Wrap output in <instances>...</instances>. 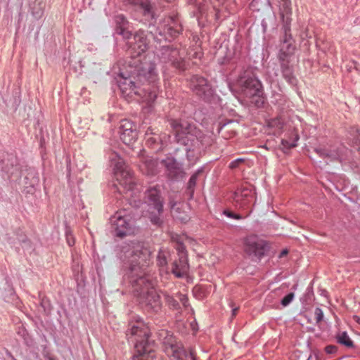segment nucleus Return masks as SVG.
Segmentation results:
<instances>
[{"mask_svg":"<svg viewBox=\"0 0 360 360\" xmlns=\"http://www.w3.org/2000/svg\"><path fill=\"white\" fill-rule=\"evenodd\" d=\"M245 162V159L243 158H238L233 161H232L229 164V168L231 169H237L240 167V165Z\"/></svg>","mask_w":360,"mask_h":360,"instance_id":"41","label":"nucleus"},{"mask_svg":"<svg viewBox=\"0 0 360 360\" xmlns=\"http://www.w3.org/2000/svg\"><path fill=\"white\" fill-rule=\"evenodd\" d=\"M294 293L293 292H290L288 293L287 295H285L282 300H281V304L283 306V307H286L288 306L293 300L294 298Z\"/></svg>","mask_w":360,"mask_h":360,"instance_id":"39","label":"nucleus"},{"mask_svg":"<svg viewBox=\"0 0 360 360\" xmlns=\"http://www.w3.org/2000/svg\"><path fill=\"white\" fill-rule=\"evenodd\" d=\"M337 342L348 348L354 347L353 341L350 339L347 332L344 331L336 335Z\"/></svg>","mask_w":360,"mask_h":360,"instance_id":"29","label":"nucleus"},{"mask_svg":"<svg viewBox=\"0 0 360 360\" xmlns=\"http://www.w3.org/2000/svg\"><path fill=\"white\" fill-rule=\"evenodd\" d=\"M73 268H74L73 269L75 271L79 272L80 271V268H79V266L78 264L77 265H74Z\"/></svg>","mask_w":360,"mask_h":360,"instance_id":"56","label":"nucleus"},{"mask_svg":"<svg viewBox=\"0 0 360 360\" xmlns=\"http://www.w3.org/2000/svg\"><path fill=\"white\" fill-rule=\"evenodd\" d=\"M288 253V251L287 250H283L280 253L279 257H282L286 255Z\"/></svg>","mask_w":360,"mask_h":360,"instance_id":"53","label":"nucleus"},{"mask_svg":"<svg viewBox=\"0 0 360 360\" xmlns=\"http://www.w3.org/2000/svg\"><path fill=\"white\" fill-rule=\"evenodd\" d=\"M295 41L292 35L281 37V49L278 54L281 72L287 82L292 85L297 84V79L294 75L293 66L290 65L291 58L295 50Z\"/></svg>","mask_w":360,"mask_h":360,"instance_id":"5","label":"nucleus"},{"mask_svg":"<svg viewBox=\"0 0 360 360\" xmlns=\"http://www.w3.org/2000/svg\"><path fill=\"white\" fill-rule=\"evenodd\" d=\"M238 311V307L233 308L232 309V317L235 316Z\"/></svg>","mask_w":360,"mask_h":360,"instance_id":"54","label":"nucleus"},{"mask_svg":"<svg viewBox=\"0 0 360 360\" xmlns=\"http://www.w3.org/2000/svg\"><path fill=\"white\" fill-rule=\"evenodd\" d=\"M66 239L69 246H72L75 244V239L71 233H66Z\"/></svg>","mask_w":360,"mask_h":360,"instance_id":"47","label":"nucleus"},{"mask_svg":"<svg viewBox=\"0 0 360 360\" xmlns=\"http://www.w3.org/2000/svg\"><path fill=\"white\" fill-rule=\"evenodd\" d=\"M148 218L150 221L154 226L157 227H160L163 224V220L162 219V214L163 211H159V210H150L148 209Z\"/></svg>","mask_w":360,"mask_h":360,"instance_id":"26","label":"nucleus"},{"mask_svg":"<svg viewBox=\"0 0 360 360\" xmlns=\"http://www.w3.org/2000/svg\"><path fill=\"white\" fill-rule=\"evenodd\" d=\"M300 37L303 45L308 48L310 45L309 39L312 37L311 33L309 32L308 28H305L300 34Z\"/></svg>","mask_w":360,"mask_h":360,"instance_id":"34","label":"nucleus"},{"mask_svg":"<svg viewBox=\"0 0 360 360\" xmlns=\"http://www.w3.org/2000/svg\"><path fill=\"white\" fill-rule=\"evenodd\" d=\"M244 250L252 259L255 258L259 259L265 254L266 244L257 236H249L245 239Z\"/></svg>","mask_w":360,"mask_h":360,"instance_id":"14","label":"nucleus"},{"mask_svg":"<svg viewBox=\"0 0 360 360\" xmlns=\"http://www.w3.org/2000/svg\"><path fill=\"white\" fill-rule=\"evenodd\" d=\"M233 120H229L226 123H224L222 125H221V124L219 123V125H220V127L219 129V131H221L224 128H225L229 124H231L233 123Z\"/></svg>","mask_w":360,"mask_h":360,"instance_id":"52","label":"nucleus"},{"mask_svg":"<svg viewBox=\"0 0 360 360\" xmlns=\"http://www.w3.org/2000/svg\"><path fill=\"white\" fill-rule=\"evenodd\" d=\"M251 212H252V210H250L248 214L245 217H243L242 215L238 214L233 213V212L229 211V210H224V214L229 218H232L234 219H241L247 217L251 213Z\"/></svg>","mask_w":360,"mask_h":360,"instance_id":"38","label":"nucleus"},{"mask_svg":"<svg viewBox=\"0 0 360 360\" xmlns=\"http://www.w3.org/2000/svg\"><path fill=\"white\" fill-rule=\"evenodd\" d=\"M120 139L126 145L132 144L137 139L138 132L136 128L124 131H119Z\"/></svg>","mask_w":360,"mask_h":360,"instance_id":"25","label":"nucleus"},{"mask_svg":"<svg viewBox=\"0 0 360 360\" xmlns=\"http://www.w3.org/2000/svg\"><path fill=\"white\" fill-rule=\"evenodd\" d=\"M118 158L115 162V174L116 179L119 183L120 187L117 190L120 193L133 191L136 186L135 179L128 165L125 164L124 160L116 155Z\"/></svg>","mask_w":360,"mask_h":360,"instance_id":"8","label":"nucleus"},{"mask_svg":"<svg viewBox=\"0 0 360 360\" xmlns=\"http://www.w3.org/2000/svg\"><path fill=\"white\" fill-rule=\"evenodd\" d=\"M217 1H219V3H223L225 0H217Z\"/></svg>","mask_w":360,"mask_h":360,"instance_id":"59","label":"nucleus"},{"mask_svg":"<svg viewBox=\"0 0 360 360\" xmlns=\"http://www.w3.org/2000/svg\"><path fill=\"white\" fill-rule=\"evenodd\" d=\"M133 128H136V124H134L130 120H123L121 121L120 126L119 127V131L132 129Z\"/></svg>","mask_w":360,"mask_h":360,"instance_id":"36","label":"nucleus"},{"mask_svg":"<svg viewBox=\"0 0 360 360\" xmlns=\"http://www.w3.org/2000/svg\"><path fill=\"white\" fill-rule=\"evenodd\" d=\"M169 255V252L160 249L157 256V264L162 268L166 267L167 265V257Z\"/></svg>","mask_w":360,"mask_h":360,"instance_id":"31","label":"nucleus"},{"mask_svg":"<svg viewBox=\"0 0 360 360\" xmlns=\"http://www.w3.org/2000/svg\"><path fill=\"white\" fill-rule=\"evenodd\" d=\"M171 127L173 130V141L184 146V150L188 161L195 158V150H199L204 134L195 124L187 121L172 120Z\"/></svg>","mask_w":360,"mask_h":360,"instance_id":"3","label":"nucleus"},{"mask_svg":"<svg viewBox=\"0 0 360 360\" xmlns=\"http://www.w3.org/2000/svg\"><path fill=\"white\" fill-rule=\"evenodd\" d=\"M158 56L163 63H170L178 70L185 69V61L181 56L179 51L172 46H161L158 52Z\"/></svg>","mask_w":360,"mask_h":360,"instance_id":"13","label":"nucleus"},{"mask_svg":"<svg viewBox=\"0 0 360 360\" xmlns=\"http://www.w3.org/2000/svg\"><path fill=\"white\" fill-rule=\"evenodd\" d=\"M0 167L8 177L18 176L20 167L17 157L13 153H3L0 156Z\"/></svg>","mask_w":360,"mask_h":360,"instance_id":"15","label":"nucleus"},{"mask_svg":"<svg viewBox=\"0 0 360 360\" xmlns=\"http://www.w3.org/2000/svg\"><path fill=\"white\" fill-rule=\"evenodd\" d=\"M282 145L284 146V147H286L287 148H294L296 146V143H290L287 140H282Z\"/></svg>","mask_w":360,"mask_h":360,"instance_id":"48","label":"nucleus"},{"mask_svg":"<svg viewBox=\"0 0 360 360\" xmlns=\"http://www.w3.org/2000/svg\"><path fill=\"white\" fill-rule=\"evenodd\" d=\"M126 336L128 340L131 339L132 342H135L136 354L133 356V360H155L156 359L157 346L155 341L150 340L147 328L133 325L127 331Z\"/></svg>","mask_w":360,"mask_h":360,"instance_id":"4","label":"nucleus"},{"mask_svg":"<svg viewBox=\"0 0 360 360\" xmlns=\"http://www.w3.org/2000/svg\"><path fill=\"white\" fill-rule=\"evenodd\" d=\"M47 360H55V359H54L53 358H52V357H49V358L47 359Z\"/></svg>","mask_w":360,"mask_h":360,"instance_id":"60","label":"nucleus"},{"mask_svg":"<svg viewBox=\"0 0 360 360\" xmlns=\"http://www.w3.org/2000/svg\"><path fill=\"white\" fill-rule=\"evenodd\" d=\"M314 151L321 158L328 162L346 160L350 151L344 146H320L314 148Z\"/></svg>","mask_w":360,"mask_h":360,"instance_id":"12","label":"nucleus"},{"mask_svg":"<svg viewBox=\"0 0 360 360\" xmlns=\"http://www.w3.org/2000/svg\"><path fill=\"white\" fill-rule=\"evenodd\" d=\"M259 1H260V0H253V1L250 3V8H251L252 10H254V11H255V10H257V11H259V8H257V6H258V4H259Z\"/></svg>","mask_w":360,"mask_h":360,"instance_id":"49","label":"nucleus"},{"mask_svg":"<svg viewBox=\"0 0 360 360\" xmlns=\"http://www.w3.org/2000/svg\"><path fill=\"white\" fill-rule=\"evenodd\" d=\"M169 204L173 216L174 215V214H181L180 207L177 205L176 202H174L173 200H170Z\"/></svg>","mask_w":360,"mask_h":360,"instance_id":"40","label":"nucleus"},{"mask_svg":"<svg viewBox=\"0 0 360 360\" xmlns=\"http://www.w3.org/2000/svg\"><path fill=\"white\" fill-rule=\"evenodd\" d=\"M25 179V183L27 184H30V186L32 187L37 185L39 181V176L34 170L29 171Z\"/></svg>","mask_w":360,"mask_h":360,"instance_id":"33","label":"nucleus"},{"mask_svg":"<svg viewBox=\"0 0 360 360\" xmlns=\"http://www.w3.org/2000/svg\"><path fill=\"white\" fill-rule=\"evenodd\" d=\"M202 173V169L197 170L190 178L188 186H187V193L189 195V198H192L193 197L194 189L196 185V181L198 176Z\"/></svg>","mask_w":360,"mask_h":360,"instance_id":"28","label":"nucleus"},{"mask_svg":"<svg viewBox=\"0 0 360 360\" xmlns=\"http://www.w3.org/2000/svg\"><path fill=\"white\" fill-rule=\"evenodd\" d=\"M190 88L199 98L206 102H210L214 96V91L210 82L198 75L191 77Z\"/></svg>","mask_w":360,"mask_h":360,"instance_id":"11","label":"nucleus"},{"mask_svg":"<svg viewBox=\"0 0 360 360\" xmlns=\"http://www.w3.org/2000/svg\"><path fill=\"white\" fill-rule=\"evenodd\" d=\"M284 126V122L281 117H276L269 121V127L274 128L276 131L274 133H280Z\"/></svg>","mask_w":360,"mask_h":360,"instance_id":"32","label":"nucleus"},{"mask_svg":"<svg viewBox=\"0 0 360 360\" xmlns=\"http://www.w3.org/2000/svg\"><path fill=\"white\" fill-rule=\"evenodd\" d=\"M180 301L181 302V303L183 304V305L186 307L187 305H188V299L187 297V296L186 295H181V297H180Z\"/></svg>","mask_w":360,"mask_h":360,"instance_id":"50","label":"nucleus"},{"mask_svg":"<svg viewBox=\"0 0 360 360\" xmlns=\"http://www.w3.org/2000/svg\"><path fill=\"white\" fill-rule=\"evenodd\" d=\"M279 9L281 18L283 21V34L282 37L292 35L290 33V16L292 14L291 1L279 0Z\"/></svg>","mask_w":360,"mask_h":360,"instance_id":"17","label":"nucleus"},{"mask_svg":"<svg viewBox=\"0 0 360 360\" xmlns=\"http://www.w3.org/2000/svg\"><path fill=\"white\" fill-rule=\"evenodd\" d=\"M123 252L122 257L129 264L128 278L140 304L148 312L160 313L162 307L160 296L146 272L152 254L150 246L143 242L134 243Z\"/></svg>","mask_w":360,"mask_h":360,"instance_id":"1","label":"nucleus"},{"mask_svg":"<svg viewBox=\"0 0 360 360\" xmlns=\"http://www.w3.org/2000/svg\"><path fill=\"white\" fill-rule=\"evenodd\" d=\"M353 319L356 322L358 323L359 324H360V317L358 316H353Z\"/></svg>","mask_w":360,"mask_h":360,"instance_id":"55","label":"nucleus"},{"mask_svg":"<svg viewBox=\"0 0 360 360\" xmlns=\"http://www.w3.org/2000/svg\"><path fill=\"white\" fill-rule=\"evenodd\" d=\"M173 217L184 223H185L188 221V216L184 213H183V214L181 213L180 214H174V215Z\"/></svg>","mask_w":360,"mask_h":360,"instance_id":"46","label":"nucleus"},{"mask_svg":"<svg viewBox=\"0 0 360 360\" xmlns=\"http://www.w3.org/2000/svg\"><path fill=\"white\" fill-rule=\"evenodd\" d=\"M167 135L160 136L153 132V129L149 127L146 132V144L155 150H162L164 147V141L167 138Z\"/></svg>","mask_w":360,"mask_h":360,"instance_id":"21","label":"nucleus"},{"mask_svg":"<svg viewBox=\"0 0 360 360\" xmlns=\"http://www.w3.org/2000/svg\"><path fill=\"white\" fill-rule=\"evenodd\" d=\"M162 165L166 169V173L171 179H178L184 176L181 165L174 158L167 157L161 161Z\"/></svg>","mask_w":360,"mask_h":360,"instance_id":"18","label":"nucleus"},{"mask_svg":"<svg viewBox=\"0 0 360 360\" xmlns=\"http://www.w3.org/2000/svg\"><path fill=\"white\" fill-rule=\"evenodd\" d=\"M126 39L127 40V52L128 54L130 55L131 58L129 61L138 60H139L138 64L147 61L146 60L143 61L141 58H139V57H141V55L146 52L148 48V40L145 32L142 30H139L138 32H135L133 37L131 36L130 39Z\"/></svg>","mask_w":360,"mask_h":360,"instance_id":"10","label":"nucleus"},{"mask_svg":"<svg viewBox=\"0 0 360 360\" xmlns=\"http://www.w3.org/2000/svg\"><path fill=\"white\" fill-rule=\"evenodd\" d=\"M181 250L179 252V260H175L172 264V272L177 278L183 277L188 269V259L186 253L184 251V247L181 245Z\"/></svg>","mask_w":360,"mask_h":360,"instance_id":"19","label":"nucleus"},{"mask_svg":"<svg viewBox=\"0 0 360 360\" xmlns=\"http://www.w3.org/2000/svg\"><path fill=\"white\" fill-rule=\"evenodd\" d=\"M138 60L128 61L129 70L127 73L120 72V76L122 78L119 82V86L123 94L127 96L132 93L136 95L141 96L143 93H148L147 98L149 102L154 101L157 97L154 91L150 89L143 87L155 82L157 74L155 66L151 61H146L138 64Z\"/></svg>","mask_w":360,"mask_h":360,"instance_id":"2","label":"nucleus"},{"mask_svg":"<svg viewBox=\"0 0 360 360\" xmlns=\"http://www.w3.org/2000/svg\"><path fill=\"white\" fill-rule=\"evenodd\" d=\"M254 198V191L248 188L237 190L234 193L235 201L243 207L246 206L249 207V205L253 201Z\"/></svg>","mask_w":360,"mask_h":360,"instance_id":"22","label":"nucleus"},{"mask_svg":"<svg viewBox=\"0 0 360 360\" xmlns=\"http://www.w3.org/2000/svg\"><path fill=\"white\" fill-rule=\"evenodd\" d=\"M144 202L150 210L163 211L164 199L157 186L150 187L145 192Z\"/></svg>","mask_w":360,"mask_h":360,"instance_id":"16","label":"nucleus"},{"mask_svg":"<svg viewBox=\"0 0 360 360\" xmlns=\"http://www.w3.org/2000/svg\"><path fill=\"white\" fill-rule=\"evenodd\" d=\"M191 5H193L196 11H194L195 14L202 15L205 13L208 5L205 0H188Z\"/></svg>","mask_w":360,"mask_h":360,"instance_id":"27","label":"nucleus"},{"mask_svg":"<svg viewBox=\"0 0 360 360\" xmlns=\"http://www.w3.org/2000/svg\"><path fill=\"white\" fill-rule=\"evenodd\" d=\"M353 143L356 147L357 150L360 152V131H356V134L353 139Z\"/></svg>","mask_w":360,"mask_h":360,"instance_id":"44","label":"nucleus"},{"mask_svg":"<svg viewBox=\"0 0 360 360\" xmlns=\"http://www.w3.org/2000/svg\"><path fill=\"white\" fill-rule=\"evenodd\" d=\"M165 353L174 360H184L187 356L181 344L178 343L173 334L168 330H161L158 333Z\"/></svg>","mask_w":360,"mask_h":360,"instance_id":"9","label":"nucleus"},{"mask_svg":"<svg viewBox=\"0 0 360 360\" xmlns=\"http://www.w3.org/2000/svg\"><path fill=\"white\" fill-rule=\"evenodd\" d=\"M43 14V11L39 8L38 11H33L32 12V15L36 18H39L41 17Z\"/></svg>","mask_w":360,"mask_h":360,"instance_id":"51","label":"nucleus"},{"mask_svg":"<svg viewBox=\"0 0 360 360\" xmlns=\"http://www.w3.org/2000/svg\"><path fill=\"white\" fill-rule=\"evenodd\" d=\"M337 351L338 347L335 345H330L325 347V352L329 354H335Z\"/></svg>","mask_w":360,"mask_h":360,"instance_id":"45","label":"nucleus"},{"mask_svg":"<svg viewBox=\"0 0 360 360\" xmlns=\"http://www.w3.org/2000/svg\"><path fill=\"white\" fill-rule=\"evenodd\" d=\"M110 223L111 231L117 237L123 238L134 233L135 221L125 209L117 212L110 218Z\"/></svg>","mask_w":360,"mask_h":360,"instance_id":"7","label":"nucleus"},{"mask_svg":"<svg viewBox=\"0 0 360 360\" xmlns=\"http://www.w3.org/2000/svg\"><path fill=\"white\" fill-rule=\"evenodd\" d=\"M124 2L139 5L143 10V15L155 19L156 18L154 11V7L151 4L150 0H123Z\"/></svg>","mask_w":360,"mask_h":360,"instance_id":"23","label":"nucleus"},{"mask_svg":"<svg viewBox=\"0 0 360 360\" xmlns=\"http://www.w3.org/2000/svg\"><path fill=\"white\" fill-rule=\"evenodd\" d=\"M165 301L170 309L175 310H179L180 309L179 303L173 297L166 295Z\"/></svg>","mask_w":360,"mask_h":360,"instance_id":"35","label":"nucleus"},{"mask_svg":"<svg viewBox=\"0 0 360 360\" xmlns=\"http://www.w3.org/2000/svg\"><path fill=\"white\" fill-rule=\"evenodd\" d=\"M166 25L174 27V30H176V32L177 31V32H182L183 30L182 25L179 20L178 14H174L169 16L167 20Z\"/></svg>","mask_w":360,"mask_h":360,"instance_id":"30","label":"nucleus"},{"mask_svg":"<svg viewBox=\"0 0 360 360\" xmlns=\"http://www.w3.org/2000/svg\"><path fill=\"white\" fill-rule=\"evenodd\" d=\"M315 319L317 323H319L323 320V314L321 308L316 307L314 311Z\"/></svg>","mask_w":360,"mask_h":360,"instance_id":"42","label":"nucleus"},{"mask_svg":"<svg viewBox=\"0 0 360 360\" xmlns=\"http://www.w3.org/2000/svg\"><path fill=\"white\" fill-rule=\"evenodd\" d=\"M115 33L120 35L125 39H130L131 32L129 30V22L125 16L122 14H118L115 16Z\"/></svg>","mask_w":360,"mask_h":360,"instance_id":"20","label":"nucleus"},{"mask_svg":"<svg viewBox=\"0 0 360 360\" xmlns=\"http://www.w3.org/2000/svg\"><path fill=\"white\" fill-rule=\"evenodd\" d=\"M215 15H216V19L217 20L219 19V11L217 9H216V14H215Z\"/></svg>","mask_w":360,"mask_h":360,"instance_id":"57","label":"nucleus"},{"mask_svg":"<svg viewBox=\"0 0 360 360\" xmlns=\"http://www.w3.org/2000/svg\"><path fill=\"white\" fill-rule=\"evenodd\" d=\"M236 86L246 97H262V85L251 69L244 70L236 80Z\"/></svg>","mask_w":360,"mask_h":360,"instance_id":"6","label":"nucleus"},{"mask_svg":"<svg viewBox=\"0 0 360 360\" xmlns=\"http://www.w3.org/2000/svg\"><path fill=\"white\" fill-rule=\"evenodd\" d=\"M140 169L145 174L153 176L158 172V162L152 158H146L140 165Z\"/></svg>","mask_w":360,"mask_h":360,"instance_id":"24","label":"nucleus"},{"mask_svg":"<svg viewBox=\"0 0 360 360\" xmlns=\"http://www.w3.org/2000/svg\"><path fill=\"white\" fill-rule=\"evenodd\" d=\"M150 33L153 35L154 39L157 41H159L160 43L162 41V39H164L165 40L168 39V41H170V39H169L168 35L165 34L164 36H162L161 32H159V35L160 37H158V36L156 34H153L152 31H150Z\"/></svg>","mask_w":360,"mask_h":360,"instance_id":"43","label":"nucleus"},{"mask_svg":"<svg viewBox=\"0 0 360 360\" xmlns=\"http://www.w3.org/2000/svg\"><path fill=\"white\" fill-rule=\"evenodd\" d=\"M164 31L170 39H174V38L177 37L181 33V32H177V31L176 32V30H174V27H172L168 25H165V28Z\"/></svg>","mask_w":360,"mask_h":360,"instance_id":"37","label":"nucleus"},{"mask_svg":"<svg viewBox=\"0 0 360 360\" xmlns=\"http://www.w3.org/2000/svg\"><path fill=\"white\" fill-rule=\"evenodd\" d=\"M189 355L191 356L192 360H196L192 352H190Z\"/></svg>","mask_w":360,"mask_h":360,"instance_id":"58","label":"nucleus"}]
</instances>
